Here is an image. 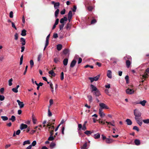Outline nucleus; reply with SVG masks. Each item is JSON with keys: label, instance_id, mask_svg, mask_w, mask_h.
Instances as JSON below:
<instances>
[{"label": "nucleus", "instance_id": "4d7b16f0", "mask_svg": "<svg viewBox=\"0 0 149 149\" xmlns=\"http://www.w3.org/2000/svg\"><path fill=\"white\" fill-rule=\"evenodd\" d=\"M36 141H34L31 144V145H31V147H32V146H34L36 145Z\"/></svg>", "mask_w": 149, "mask_h": 149}, {"label": "nucleus", "instance_id": "5fc2aeb1", "mask_svg": "<svg viewBox=\"0 0 149 149\" xmlns=\"http://www.w3.org/2000/svg\"><path fill=\"white\" fill-rule=\"evenodd\" d=\"M82 128V125L81 124H78V127L77 128V130H81V128Z\"/></svg>", "mask_w": 149, "mask_h": 149}, {"label": "nucleus", "instance_id": "c9c22d12", "mask_svg": "<svg viewBox=\"0 0 149 149\" xmlns=\"http://www.w3.org/2000/svg\"><path fill=\"white\" fill-rule=\"evenodd\" d=\"M1 118L3 121H6L8 119V117L6 116H2Z\"/></svg>", "mask_w": 149, "mask_h": 149}, {"label": "nucleus", "instance_id": "423d86ee", "mask_svg": "<svg viewBox=\"0 0 149 149\" xmlns=\"http://www.w3.org/2000/svg\"><path fill=\"white\" fill-rule=\"evenodd\" d=\"M138 124L140 126H141L142 124V121L141 118H138L135 119Z\"/></svg>", "mask_w": 149, "mask_h": 149}, {"label": "nucleus", "instance_id": "dca6fc26", "mask_svg": "<svg viewBox=\"0 0 149 149\" xmlns=\"http://www.w3.org/2000/svg\"><path fill=\"white\" fill-rule=\"evenodd\" d=\"M124 59L125 60L132 61V57L130 56H126L124 57Z\"/></svg>", "mask_w": 149, "mask_h": 149}, {"label": "nucleus", "instance_id": "20e7f679", "mask_svg": "<svg viewBox=\"0 0 149 149\" xmlns=\"http://www.w3.org/2000/svg\"><path fill=\"white\" fill-rule=\"evenodd\" d=\"M134 91L133 89L127 88L126 90V92L127 94L129 95H131L134 93Z\"/></svg>", "mask_w": 149, "mask_h": 149}, {"label": "nucleus", "instance_id": "f3484780", "mask_svg": "<svg viewBox=\"0 0 149 149\" xmlns=\"http://www.w3.org/2000/svg\"><path fill=\"white\" fill-rule=\"evenodd\" d=\"M93 136L95 139H98L100 137V134L99 133H97L95 134Z\"/></svg>", "mask_w": 149, "mask_h": 149}, {"label": "nucleus", "instance_id": "69168bd1", "mask_svg": "<svg viewBox=\"0 0 149 149\" xmlns=\"http://www.w3.org/2000/svg\"><path fill=\"white\" fill-rule=\"evenodd\" d=\"M53 38H56L58 37V34L56 33H54L53 36Z\"/></svg>", "mask_w": 149, "mask_h": 149}, {"label": "nucleus", "instance_id": "a18cd8bd", "mask_svg": "<svg viewBox=\"0 0 149 149\" xmlns=\"http://www.w3.org/2000/svg\"><path fill=\"white\" fill-rule=\"evenodd\" d=\"M66 28L67 29H70V24L68 23L67 24L66 26Z\"/></svg>", "mask_w": 149, "mask_h": 149}, {"label": "nucleus", "instance_id": "4be33fe9", "mask_svg": "<svg viewBox=\"0 0 149 149\" xmlns=\"http://www.w3.org/2000/svg\"><path fill=\"white\" fill-rule=\"evenodd\" d=\"M135 144L137 146L139 145L140 144V141L139 140L136 139L134 141Z\"/></svg>", "mask_w": 149, "mask_h": 149}, {"label": "nucleus", "instance_id": "de8ad7c7", "mask_svg": "<svg viewBox=\"0 0 149 149\" xmlns=\"http://www.w3.org/2000/svg\"><path fill=\"white\" fill-rule=\"evenodd\" d=\"M52 115V114L49 109L48 110V116L49 117H50Z\"/></svg>", "mask_w": 149, "mask_h": 149}, {"label": "nucleus", "instance_id": "f03ea898", "mask_svg": "<svg viewBox=\"0 0 149 149\" xmlns=\"http://www.w3.org/2000/svg\"><path fill=\"white\" fill-rule=\"evenodd\" d=\"M91 92H93V94L96 97L100 95L101 94L99 91L97 89L96 87L93 85H91Z\"/></svg>", "mask_w": 149, "mask_h": 149}, {"label": "nucleus", "instance_id": "a878e982", "mask_svg": "<svg viewBox=\"0 0 149 149\" xmlns=\"http://www.w3.org/2000/svg\"><path fill=\"white\" fill-rule=\"evenodd\" d=\"M147 102L146 100H143L140 102L139 103L141 104L142 106H144L145 105L146 103Z\"/></svg>", "mask_w": 149, "mask_h": 149}, {"label": "nucleus", "instance_id": "72a5a7b5", "mask_svg": "<svg viewBox=\"0 0 149 149\" xmlns=\"http://www.w3.org/2000/svg\"><path fill=\"white\" fill-rule=\"evenodd\" d=\"M56 145V144L53 142H52L50 145V147L51 149H53L54 148Z\"/></svg>", "mask_w": 149, "mask_h": 149}, {"label": "nucleus", "instance_id": "473e14b6", "mask_svg": "<svg viewBox=\"0 0 149 149\" xmlns=\"http://www.w3.org/2000/svg\"><path fill=\"white\" fill-rule=\"evenodd\" d=\"M93 132H91L90 131L86 130L84 132V133L88 135V136H89V134H91Z\"/></svg>", "mask_w": 149, "mask_h": 149}, {"label": "nucleus", "instance_id": "a19ab883", "mask_svg": "<svg viewBox=\"0 0 149 149\" xmlns=\"http://www.w3.org/2000/svg\"><path fill=\"white\" fill-rule=\"evenodd\" d=\"M32 120L33 122V123L34 124H35L36 123V119H35L33 116V114L32 116Z\"/></svg>", "mask_w": 149, "mask_h": 149}, {"label": "nucleus", "instance_id": "aec40b11", "mask_svg": "<svg viewBox=\"0 0 149 149\" xmlns=\"http://www.w3.org/2000/svg\"><path fill=\"white\" fill-rule=\"evenodd\" d=\"M125 121L127 123V124L128 125H131L132 124V122L131 120L129 119H127Z\"/></svg>", "mask_w": 149, "mask_h": 149}, {"label": "nucleus", "instance_id": "338daca9", "mask_svg": "<svg viewBox=\"0 0 149 149\" xmlns=\"http://www.w3.org/2000/svg\"><path fill=\"white\" fill-rule=\"evenodd\" d=\"M102 138V140H106V139L107 138L106 137L104 136L103 134H102L101 135Z\"/></svg>", "mask_w": 149, "mask_h": 149}, {"label": "nucleus", "instance_id": "1a4fd4ad", "mask_svg": "<svg viewBox=\"0 0 149 149\" xmlns=\"http://www.w3.org/2000/svg\"><path fill=\"white\" fill-rule=\"evenodd\" d=\"M17 102L18 103L20 108H22L24 107V104L23 102L20 101L19 100H17Z\"/></svg>", "mask_w": 149, "mask_h": 149}, {"label": "nucleus", "instance_id": "13d9d810", "mask_svg": "<svg viewBox=\"0 0 149 149\" xmlns=\"http://www.w3.org/2000/svg\"><path fill=\"white\" fill-rule=\"evenodd\" d=\"M30 64L31 68H32L33 66L34 65V63L33 61L32 60H31L30 61Z\"/></svg>", "mask_w": 149, "mask_h": 149}, {"label": "nucleus", "instance_id": "e2e57ef3", "mask_svg": "<svg viewBox=\"0 0 149 149\" xmlns=\"http://www.w3.org/2000/svg\"><path fill=\"white\" fill-rule=\"evenodd\" d=\"M12 26L14 28L15 30H17V29L16 27L15 26V24L13 22H12Z\"/></svg>", "mask_w": 149, "mask_h": 149}, {"label": "nucleus", "instance_id": "052dcab7", "mask_svg": "<svg viewBox=\"0 0 149 149\" xmlns=\"http://www.w3.org/2000/svg\"><path fill=\"white\" fill-rule=\"evenodd\" d=\"M65 9H64L63 10H62L61 11L60 13L61 15H63L65 14Z\"/></svg>", "mask_w": 149, "mask_h": 149}, {"label": "nucleus", "instance_id": "6ab92c4d", "mask_svg": "<svg viewBox=\"0 0 149 149\" xmlns=\"http://www.w3.org/2000/svg\"><path fill=\"white\" fill-rule=\"evenodd\" d=\"M126 63L127 66V68H129L131 63V61H129V60H126Z\"/></svg>", "mask_w": 149, "mask_h": 149}, {"label": "nucleus", "instance_id": "9d476101", "mask_svg": "<svg viewBox=\"0 0 149 149\" xmlns=\"http://www.w3.org/2000/svg\"><path fill=\"white\" fill-rule=\"evenodd\" d=\"M107 76L110 79H111L112 78V72L111 70H109L107 71Z\"/></svg>", "mask_w": 149, "mask_h": 149}, {"label": "nucleus", "instance_id": "5701e85b", "mask_svg": "<svg viewBox=\"0 0 149 149\" xmlns=\"http://www.w3.org/2000/svg\"><path fill=\"white\" fill-rule=\"evenodd\" d=\"M63 53L64 54L68 55V56L69 55V50L67 49H65L63 51Z\"/></svg>", "mask_w": 149, "mask_h": 149}, {"label": "nucleus", "instance_id": "37998d69", "mask_svg": "<svg viewBox=\"0 0 149 149\" xmlns=\"http://www.w3.org/2000/svg\"><path fill=\"white\" fill-rule=\"evenodd\" d=\"M42 57V54H39L38 57V61H39L40 60V58H41Z\"/></svg>", "mask_w": 149, "mask_h": 149}, {"label": "nucleus", "instance_id": "79ce46f5", "mask_svg": "<svg viewBox=\"0 0 149 149\" xmlns=\"http://www.w3.org/2000/svg\"><path fill=\"white\" fill-rule=\"evenodd\" d=\"M13 81V79L12 78L10 79L8 81L9 85L10 86H11L12 85V81Z\"/></svg>", "mask_w": 149, "mask_h": 149}, {"label": "nucleus", "instance_id": "7ed1b4c3", "mask_svg": "<svg viewBox=\"0 0 149 149\" xmlns=\"http://www.w3.org/2000/svg\"><path fill=\"white\" fill-rule=\"evenodd\" d=\"M134 114L135 116V119L141 118V112L137 109H136L134 110Z\"/></svg>", "mask_w": 149, "mask_h": 149}, {"label": "nucleus", "instance_id": "b1692460", "mask_svg": "<svg viewBox=\"0 0 149 149\" xmlns=\"http://www.w3.org/2000/svg\"><path fill=\"white\" fill-rule=\"evenodd\" d=\"M68 62V59L67 58H65L64 59L63 61V65L66 66L67 65Z\"/></svg>", "mask_w": 149, "mask_h": 149}, {"label": "nucleus", "instance_id": "e433bc0d", "mask_svg": "<svg viewBox=\"0 0 149 149\" xmlns=\"http://www.w3.org/2000/svg\"><path fill=\"white\" fill-rule=\"evenodd\" d=\"M54 139V137L52 136V134L50 135V136L48 138V140L49 141H52Z\"/></svg>", "mask_w": 149, "mask_h": 149}, {"label": "nucleus", "instance_id": "a211bd4d", "mask_svg": "<svg viewBox=\"0 0 149 149\" xmlns=\"http://www.w3.org/2000/svg\"><path fill=\"white\" fill-rule=\"evenodd\" d=\"M106 123H107V125H111V126H114L115 125V124H114V123H115V121L113 120L111 122H108L107 121H106Z\"/></svg>", "mask_w": 149, "mask_h": 149}, {"label": "nucleus", "instance_id": "9b49d317", "mask_svg": "<svg viewBox=\"0 0 149 149\" xmlns=\"http://www.w3.org/2000/svg\"><path fill=\"white\" fill-rule=\"evenodd\" d=\"M27 125L26 124L22 123L21 124L20 126V129L21 130H23L24 129L27 128Z\"/></svg>", "mask_w": 149, "mask_h": 149}, {"label": "nucleus", "instance_id": "c85d7f7f", "mask_svg": "<svg viewBox=\"0 0 149 149\" xmlns=\"http://www.w3.org/2000/svg\"><path fill=\"white\" fill-rule=\"evenodd\" d=\"M62 46L61 44H58L57 45V49L58 50L60 51L62 48Z\"/></svg>", "mask_w": 149, "mask_h": 149}, {"label": "nucleus", "instance_id": "393cba45", "mask_svg": "<svg viewBox=\"0 0 149 149\" xmlns=\"http://www.w3.org/2000/svg\"><path fill=\"white\" fill-rule=\"evenodd\" d=\"M26 30L24 29L22 31L21 35L22 36H25L26 35Z\"/></svg>", "mask_w": 149, "mask_h": 149}, {"label": "nucleus", "instance_id": "39448f33", "mask_svg": "<svg viewBox=\"0 0 149 149\" xmlns=\"http://www.w3.org/2000/svg\"><path fill=\"white\" fill-rule=\"evenodd\" d=\"M99 106L101 108L100 109H109V108L107 106V105L104 103H100L99 104Z\"/></svg>", "mask_w": 149, "mask_h": 149}, {"label": "nucleus", "instance_id": "2eb2a0df", "mask_svg": "<svg viewBox=\"0 0 149 149\" xmlns=\"http://www.w3.org/2000/svg\"><path fill=\"white\" fill-rule=\"evenodd\" d=\"M60 59L59 57H55L54 59V61L56 63L60 62Z\"/></svg>", "mask_w": 149, "mask_h": 149}, {"label": "nucleus", "instance_id": "0eeeda50", "mask_svg": "<svg viewBox=\"0 0 149 149\" xmlns=\"http://www.w3.org/2000/svg\"><path fill=\"white\" fill-rule=\"evenodd\" d=\"M110 60L111 62L112 63L113 65H115L118 62V60L115 58H110Z\"/></svg>", "mask_w": 149, "mask_h": 149}, {"label": "nucleus", "instance_id": "774afa93", "mask_svg": "<svg viewBox=\"0 0 149 149\" xmlns=\"http://www.w3.org/2000/svg\"><path fill=\"white\" fill-rule=\"evenodd\" d=\"M20 130H19L16 131L15 134L17 135H19L20 133Z\"/></svg>", "mask_w": 149, "mask_h": 149}, {"label": "nucleus", "instance_id": "ea45409f", "mask_svg": "<svg viewBox=\"0 0 149 149\" xmlns=\"http://www.w3.org/2000/svg\"><path fill=\"white\" fill-rule=\"evenodd\" d=\"M35 84L37 85V86H42V85H43V84L42 83H41V82H40L39 83V84H38L37 82H36V81H35Z\"/></svg>", "mask_w": 149, "mask_h": 149}, {"label": "nucleus", "instance_id": "680f3d73", "mask_svg": "<svg viewBox=\"0 0 149 149\" xmlns=\"http://www.w3.org/2000/svg\"><path fill=\"white\" fill-rule=\"evenodd\" d=\"M9 17L10 18H12L13 17V13L12 11L10 12L9 14Z\"/></svg>", "mask_w": 149, "mask_h": 149}, {"label": "nucleus", "instance_id": "ddd939ff", "mask_svg": "<svg viewBox=\"0 0 149 149\" xmlns=\"http://www.w3.org/2000/svg\"><path fill=\"white\" fill-rule=\"evenodd\" d=\"M76 63V61L74 59L71 62L70 65V67L73 68L74 66Z\"/></svg>", "mask_w": 149, "mask_h": 149}, {"label": "nucleus", "instance_id": "f257e3e1", "mask_svg": "<svg viewBox=\"0 0 149 149\" xmlns=\"http://www.w3.org/2000/svg\"><path fill=\"white\" fill-rule=\"evenodd\" d=\"M72 16V11L71 10H70L69 11L68 15V19L66 17H64L63 18L61 19L60 20V22L62 24H65L64 21H66L68 20L69 22H70Z\"/></svg>", "mask_w": 149, "mask_h": 149}, {"label": "nucleus", "instance_id": "f704fd0d", "mask_svg": "<svg viewBox=\"0 0 149 149\" xmlns=\"http://www.w3.org/2000/svg\"><path fill=\"white\" fill-rule=\"evenodd\" d=\"M100 75V74L97 75L96 77H93L94 81H97L99 79Z\"/></svg>", "mask_w": 149, "mask_h": 149}, {"label": "nucleus", "instance_id": "8fccbe9b", "mask_svg": "<svg viewBox=\"0 0 149 149\" xmlns=\"http://www.w3.org/2000/svg\"><path fill=\"white\" fill-rule=\"evenodd\" d=\"M5 97L3 95H0V100L1 101L3 100H4Z\"/></svg>", "mask_w": 149, "mask_h": 149}, {"label": "nucleus", "instance_id": "2f4dec72", "mask_svg": "<svg viewBox=\"0 0 149 149\" xmlns=\"http://www.w3.org/2000/svg\"><path fill=\"white\" fill-rule=\"evenodd\" d=\"M59 9H57L55 12V17L56 18L58 16V15L59 13Z\"/></svg>", "mask_w": 149, "mask_h": 149}, {"label": "nucleus", "instance_id": "3c124183", "mask_svg": "<svg viewBox=\"0 0 149 149\" xmlns=\"http://www.w3.org/2000/svg\"><path fill=\"white\" fill-rule=\"evenodd\" d=\"M15 40H17L18 38V34L17 33H16L14 35Z\"/></svg>", "mask_w": 149, "mask_h": 149}, {"label": "nucleus", "instance_id": "bf43d9fd", "mask_svg": "<svg viewBox=\"0 0 149 149\" xmlns=\"http://www.w3.org/2000/svg\"><path fill=\"white\" fill-rule=\"evenodd\" d=\"M88 67H90L91 68H93V65H87L84 66L85 68H87Z\"/></svg>", "mask_w": 149, "mask_h": 149}, {"label": "nucleus", "instance_id": "c03bdc74", "mask_svg": "<svg viewBox=\"0 0 149 149\" xmlns=\"http://www.w3.org/2000/svg\"><path fill=\"white\" fill-rule=\"evenodd\" d=\"M133 129L134 130H136L137 132H138L139 131V128L137 126H134L133 127Z\"/></svg>", "mask_w": 149, "mask_h": 149}, {"label": "nucleus", "instance_id": "4c0bfd02", "mask_svg": "<svg viewBox=\"0 0 149 149\" xmlns=\"http://www.w3.org/2000/svg\"><path fill=\"white\" fill-rule=\"evenodd\" d=\"M30 142L29 140H26L24 141L23 143V145H25L26 144H30Z\"/></svg>", "mask_w": 149, "mask_h": 149}, {"label": "nucleus", "instance_id": "6e6552de", "mask_svg": "<svg viewBox=\"0 0 149 149\" xmlns=\"http://www.w3.org/2000/svg\"><path fill=\"white\" fill-rule=\"evenodd\" d=\"M99 114L101 118L104 117L105 115V113L103 112L101 109H99Z\"/></svg>", "mask_w": 149, "mask_h": 149}, {"label": "nucleus", "instance_id": "0e129e2a", "mask_svg": "<svg viewBox=\"0 0 149 149\" xmlns=\"http://www.w3.org/2000/svg\"><path fill=\"white\" fill-rule=\"evenodd\" d=\"M59 21V20L58 18L56 19L55 21V23L54 24L56 25H57Z\"/></svg>", "mask_w": 149, "mask_h": 149}, {"label": "nucleus", "instance_id": "412c9836", "mask_svg": "<svg viewBox=\"0 0 149 149\" xmlns=\"http://www.w3.org/2000/svg\"><path fill=\"white\" fill-rule=\"evenodd\" d=\"M106 142L107 143H110L113 141V140L111 139L107 138L105 140Z\"/></svg>", "mask_w": 149, "mask_h": 149}, {"label": "nucleus", "instance_id": "f8f14e48", "mask_svg": "<svg viewBox=\"0 0 149 149\" xmlns=\"http://www.w3.org/2000/svg\"><path fill=\"white\" fill-rule=\"evenodd\" d=\"M89 147L88 146L87 143L86 142L83 145V146L81 147V149H87Z\"/></svg>", "mask_w": 149, "mask_h": 149}, {"label": "nucleus", "instance_id": "7c9ffc66", "mask_svg": "<svg viewBox=\"0 0 149 149\" xmlns=\"http://www.w3.org/2000/svg\"><path fill=\"white\" fill-rule=\"evenodd\" d=\"M16 120V117H15L13 115L11 116V118L9 119V120H11L12 122H14Z\"/></svg>", "mask_w": 149, "mask_h": 149}, {"label": "nucleus", "instance_id": "c756f323", "mask_svg": "<svg viewBox=\"0 0 149 149\" xmlns=\"http://www.w3.org/2000/svg\"><path fill=\"white\" fill-rule=\"evenodd\" d=\"M49 74L51 75L53 77H55L56 75V74L54 72L53 70H51L49 71L48 72Z\"/></svg>", "mask_w": 149, "mask_h": 149}, {"label": "nucleus", "instance_id": "09e8293b", "mask_svg": "<svg viewBox=\"0 0 149 149\" xmlns=\"http://www.w3.org/2000/svg\"><path fill=\"white\" fill-rule=\"evenodd\" d=\"M12 91L15 93H17L18 92V90L16 88H13L12 89Z\"/></svg>", "mask_w": 149, "mask_h": 149}, {"label": "nucleus", "instance_id": "864d4df0", "mask_svg": "<svg viewBox=\"0 0 149 149\" xmlns=\"http://www.w3.org/2000/svg\"><path fill=\"white\" fill-rule=\"evenodd\" d=\"M148 76V74L147 73H145L142 76V77L141 78V79L142 78H146L147 77V76Z\"/></svg>", "mask_w": 149, "mask_h": 149}, {"label": "nucleus", "instance_id": "bb28decb", "mask_svg": "<svg viewBox=\"0 0 149 149\" xmlns=\"http://www.w3.org/2000/svg\"><path fill=\"white\" fill-rule=\"evenodd\" d=\"M60 3L59 2H56L54 5V8L55 9H57L59 7Z\"/></svg>", "mask_w": 149, "mask_h": 149}, {"label": "nucleus", "instance_id": "49530a36", "mask_svg": "<svg viewBox=\"0 0 149 149\" xmlns=\"http://www.w3.org/2000/svg\"><path fill=\"white\" fill-rule=\"evenodd\" d=\"M97 22V20L95 19H93L92 20L91 22V24H94Z\"/></svg>", "mask_w": 149, "mask_h": 149}, {"label": "nucleus", "instance_id": "58836bf2", "mask_svg": "<svg viewBox=\"0 0 149 149\" xmlns=\"http://www.w3.org/2000/svg\"><path fill=\"white\" fill-rule=\"evenodd\" d=\"M143 122L145 124H149V119H147L143 120Z\"/></svg>", "mask_w": 149, "mask_h": 149}, {"label": "nucleus", "instance_id": "cd10ccee", "mask_svg": "<svg viewBox=\"0 0 149 149\" xmlns=\"http://www.w3.org/2000/svg\"><path fill=\"white\" fill-rule=\"evenodd\" d=\"M87 97L88 99V100L90 103H91L93 100V97L91 95H88Z\"/></svg>", "mask_w": 149, "mask_h": 149}, {"label": "nucleus", "instance_id": "4468645a", "mask_svg": "<svg viewBox=\"0 0 149 149\" xmlns=\"http://www.w3.org/2000/svg\"><path fill=\"white\" fill-rule=\"evenodd\" d=\"M20 42H21V44L22 46H24L25 45L26 41L24 38H20Z\"/></svg>", "mask_w": 149, "mask_h": 149}, {"label": "nucleus", "instance_id": "603ef678", "mask_svg": "<svg viewBox=\"0 0 149 149\" xmlns=\"http://www.w3.org/2000/svg\"><path fill=\"white\" fill-rule=\"evenodd\" d=\"M65 25V24H62L61 25H59V29L60 30H61L63 29V28Z\"/></svg>", "mask_w": 149, "mask_h": 149}, {"label": "nucleus", "instance_id": "6e6d98bb", "mask_svg": "<svg viewBox=\"0 0 149 149\" xmlns=\"http://www.w3.org/2000/svg\"><path fill=\"white\" fill-rule=\"evenodd\" d=\"M61 80H63L64 79V73L63 72L61 73Z\"/></svg>", "mask_w": 149, "mask_h": 149}]
</instances>
